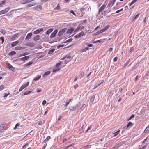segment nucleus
Segmentation results:
<instances>
[{
  "instance_id": "5fc2aeb1",
  "label": "nucleus",
  "mask_w": 149,
  "mask_h": 149,
  "mask_svg": "<svg viewBox=\"0 0 149 149\" xmlns=\"http://www.w3.org/2000/svg\"><path fill=\"white\" fill-rule=\"evenodd\" d=\"M50 138H51V137H50V136H48L45 139V140L46 141H48V140H49V139H50Z\"/></svg>"
},
{
  "instance_id": "69168bd1",
  "label": "nucleus",
  "mask_w": 149,
  "mask_h": 149,
  "mask_svg": "<svg viewBox=\"0 0 149 149\" xmlns=\"http://www.w3.org/2000/svg\"><path fill=\"white\" fill-rule=\"evenodd\" d=\"M146 145H145L144 146L142 147H141V148H140V149H145L146 148Z\"/></svg>"
},
{
  "instance_id": "a18cd8bd",
  "label": "nucleus",
  "mask_w": 149,
  "mask_h": 149,
  "mask_svg": "<svg viewBox=\"0 0 149 149\" xmlns=\"http://www.w3.org/2000/svg\"><path fill=\"white\" fill-rule=\"evenodd\" d=\"M60 69L59 68H54V69L53 70V71L52 72H55L56 71H58Z\"/></svg>"
},
{
  "instance_id": "f257e3e1",
  "label": "nucleus",
  "mask_w": 149,
  "mask_h": 149,
  "mask_svg": "<svg viewBox=\"0 0 149 149\" xmlns=\"http://www.w3.org/2000/svg\"><path fill=\"white\" fill-rule=\"evenodd\" d=\"M109 27L110 26L109 25L107 26L104 28L97 32L96 33H95V34L96 35H98L101 33L105 31H106L108 30V29L109 28Z\"/></svg>"
},
{
  "instance_id": "49530a36",
  "label": "nucleus",
  "mask_w": 149,
  "mask_h": 149,
  "mask_svg": "<svg viewBox=\"0 0 149 149\" xmlns=\"http://www.w3.org/2000/svg\"><path fill=\"white\" fill-rule=\"evenodd\" d=\"M79 35L80 36V37L81 36H83L84 35V33L83 31H82L80 33H79Z\"/></svg>"
},
{
  "instance_id": "603ef678",
  "label": "nucleus",
  "mask_w": 149,
  "mask_h": 149,
  "mask_svg": "<svg viewBox=\"0 0 149 149\" xmlns=\"http://www.w3.org/2000/svg\"><path fill=\"white\" fill-rule=\"evenodd\" d=\"M84 75V73L83 72H81L80 73L81 77H83Z\"/></svg>"
},
{
  "instance_id": "a878e982",
  "label": "nucleus",
  "mask_w": 149,
  "mask_h": 149,
  "mask_svg": "<svg viewBox=\"0 0 149 149\" xmlns=\"http://www.w3.org/2000/svg\"><path fill=\"white\" fill-rule=\"evenodd\" d=\"M95 95H93L91 97V98L90 100V102H93L94 101V100L95 99Z\"/></svg>"
},
{
  "instance_id": "c756f323",
  "label": "nucleus",
  "mask_w": 149,
  "mask_h": 149,
  "mask_svg": "<svg viewBox=\"0 0 149 149\" xmlns=\"http://www.w3.org/2000/svg\"><path fill=\"white\" fill-rule=\"evenodd\" d=\"M35 44L33 43V42H30L28 44V45L29 46L31 47H33L35 45Z\"/></svg>"
},
{
  "instance_id": "4c0bfd02",
  "label": "nucleus",
  "mask_w": 149,
  "mask_h": 149,
  "mask_svg": "<svg viewBox=\"0 0 149 149\" xmlns=\"http://www.w3.org/2000/svg\"><path fill=\"white\" fill-rule=\"evenodd\" d=\"M137 0H133L129 5V6H131L137 1Z\"/></svg>"
},
{
  "instance_id": "338daca9",
  "label": "nucleus",
  "mask_w": 149,
  "mask_h": 149,
  "mask_svg": "<svg viewBox=\"0 0 149 149\" xmlns=\"http://www.w3.org/2000/svg\"><path fill=\"white\" fill-rule=\"evenodd\" d=\"M129 63V62L127 61L126 63L125 64V65L123 67V68H125Z\"/></svg>"
},
{
  "instance_id": "8fccbe9b",
  "label": "nucleus",
  "mask_w": 149,
  "mask_h": 149,
  "mask_svg": "<svg viewBox=\"0 0 149 149\" xmlns=\"http://www.w3.org/2000/svg\"><path fill=\"white\" fill-rule=\"evenodd\" d=\"M92 128V126L91 125H90L89 127H88L87 130H86V131L85 132L86 133L87 132L88 130H90V129H91Z\"/></svg>"
},
{
  "instance_id": "473e14b6",
  "label": "nucleus",
  "mask_w": 149,
  "mask_h": 149,
  "mask_svg": "<svg viewBox=\"0 0 149 149\" xmlns=\"http://www.w3.org/2000/svg\"><path fill=\"white\" fill-rule=\"evenodd\" d=\"M149 131V125L145 129L144 131V133L147 132Z\"/></svg>"
},
{
  "instance_id": "2f4dec72",
  "label": "nucleus",
  "mask_w": 149,
  "mask_h": 149,
  "mask_svg": "<svg viewBox=\"0 0 149 149\" xmlns=\"http://www.w3.org/2000/svg\"><path fill=\"white\" fill-rule=\"evenodd\" d=\"M63 34V33L61 30L58 33V36H60L62 35Z\"/></svg>"
},
{
  "instance_id": "c03bdc74",
  "label": "nucleus",
  "mask_w": 149,
  "mask_h": 149,
  "mask_svg": "<svg viewBox=\"0 0 149 149\" xmlns=\"http://www.w3.org/2000/svg\"><path fill=\"white\" fill-rule=\"evenodd\" d=\"M22 49L21 47H20L19 46H17L15 47V49L16 50H19Z\"/></svg>"
},
{
  "instance_id": "5701e85b",
  "label": "nucleus",
  "mask_w": 149,
  "mask_h": 149,
  "mask_svg": "<svg viewBox=\"0 0 149 149\" xmlns=\"http://www.w3.org/2000/svg\"><path fill=\"white\" fill-rule=\"evenodd\" d=\"M41 76L40 75H38L37 76H36V77L34 79V80H35V81H37L38 80V79H40V78H41Z\"/></svg>"
},
{
  "instance_id": "4be33fe9",
  "label": "nucleus",
  "mask_w": 149,
  "mask_h": 149,
  "mask_svg": "<svg viewBox=\"0 0 149 149\" xmlns=\"http://www.w3.org/2000/svg\"><path fill=\"white\" fill-rule=\"evenodd\" d=\"M50 73V72L49 71H47L44 73L43 75V77H45L48 75Z\"/></svg>"
},
{
  "instance_id": "de8ad7c7",
  "label": "nucleus",
  "mask_w": 149,
  "mask_h": 149,
  "mask_svg": "<svg viewBox=\"0 0 149 149\" xmlns=\"http://www.w3.org/2000/svg\"><path fill=\"white\" fill-rule=\"evenodd\" d=\"M4 88V85H1L0 86V91L3 90Z\"/></svg>"
},
{
  "instance_id": "0eeeda50",
  "label": "nucleus",
  "mask_w": 149,
  "mask_h": 149,
  "mask_svg": "<svg viewBox=\"0 0 149 149\" xmlns=\"http://www.w3.org/2000/svg\"><path fill=\"white\" fill-rule=\"evenodd\" d=\"M115 1V0H111L109 2L108 4V6L110 7H112L114 4V3Z\"/></svg>"
},
{
  "instance_id": "680f3d73",
  "label": "nucleus",
  "mask_w": 149,
  "mask_h": 149,
  "mask_svg": "<svg viewBox=\"0 0 149 149\" xmlns=\"http://www.w3.org/2000/svg\"><path fill=\"white\" fill-rule=\"evenodd\" d=\"M118 60V57H115L113 59V61L114 62H115L116 61Z\"/></svg>"
},
{
  "instance_id": "20e7f679",
  "label": "nucleus",
  "mask_w": 149,
  "mask_h": 149,
  "mask_svg": "<svg viewBox=\"0 0 149 149\" xmlns=\"http://www.w3.org/2000/svg\"><path fill=\"white\" fill-rule=\"evenodd\" d=\"M8 68L13 72L15 70V68L9 63H8Z\"/></svg>"
},
{
  "instance_id": "bf43d9fd",
  "label": "nucleus",
  "mask_w": 149,
  "mask_h": 149,
  "mask_svg": "<svg viewBox=\"0 0 149 149\" xmlns=\"http://www.w3.org/2000/svg\"><path fill=\"white\" fill-rule=\"evenodd\" d=\"M74 144V143L70 144V145L67 146V148H68L69 147L72 146Z\"/></svg>"
},
{
  "instance_id": "393cba45",
  "label": "nucleus",
  "mask_w": 149,
  "mask_h": 149,
  "mask_svg": "<svg viewBox=\"0 0 149 149\" xmlns=\"http://www.w3.org/2000/svg\"><path fill=\"white\" fill-rule=\"evenodd\" d=\"M55 50V49L54 48L51 49V50H50L48 52V54H52L54 52Z\"/></svg>"
},
{
  "instance_id": "e433bc0d",
  "label": "nucleus",
  "mask_w": 149,
  "mask_h": 149,
  "mask_svg": "<svg viewBox=\"0 0 149 149\" xmlns=\"http://www.w3.org/2000/svg\"><path fill=\"white\" fill-rule=\"evenodd\" d=\"M72 100V99H70L68 101L66 102V104L65 105V106H67L69 104L70 102Z\"/></svg>"
},
{
  "instance_id": "ddd939ff",
  "label": "nucleus",
  "mask_w": 149,
  "mask_h": 149,
  "mask_svg": "<svg viewBox=\"0 0 149 149\" xmlns=\"http://www.w3.org/2000/svg\"><path fill=\"white\" fill-rule=\"evenodd\" d=\"M74 30V28L72 27L71 28L68 29V30L67 31V34L71 33Z\"/></svg>"
},
{
  "instance_id": "f8f14e48",
  "label": "nucleus",
  "mask_w": 149,
  "mask_h": 149,
  "mask_svg": "<svg viewBox=\"0 0 149 149\" xmlns=\"http://www.w3.org/2000/svg\"><path fill=\"white\" fill-rule=\"evenodd\" d=\"M34 8L37 10H40L42 9V7L41 5H38L36 6Z\"/></svg>"
},
{
  "instance_id": "09e8293b",
  "label": "nucleus",
  "mask_w": 149,
  "mask_h": 149,
  "mask_svg": "<svg viewBox=\"0 0 149 149\" xmlns=\"http://www.w3.org/2000/svg\"><path fill=\"white\" fill-rule=\"evenodd\" d=\"M67 30V28H64L62 29L61 30V31H62V32L64 33Z\"/></svg>"
},
{
  "instance_id": "7c9ffc66",
  "label": "nucleus",
  "mask_w": 149,
  "mask_h": 149,
  "mask_svg": "<svg viewBox=\"0 0 149 149\" xmlns=\"http://www.w3.org/2000/svg\"><path fill=\"white\" fill-rule=\"evenodd\" d=\"M21 3L22 4H25L27 3V0H22Z\"/></svg>"
},
{
  "instance_id": "9d476101",
  "label": "nucleus",
  "mask_w": 149,
  "mask_h": 149,
  "mask_svg": "<svg viewBox=\"0 0 149 149\" xmlns=\"http://www.w3.org/2000/svg\"><path fill=\"white\" fill-rule=\"evenodd\" d=\"M29 58V56H24L23 57L21 58L18 59L19 60H21L22 61H26Z\"/></svg>"
},
{
  "instance_id": "bb28decb",
  "label": "nucleus",
  "mask_w": 149,
  "mask_h": 149,
  "mask_svg": "<svg viewBox=\"0 0 149 149\" xmlns=\"http://www.w3.org/2000/svg\"><path fill=\"white\" fill-rule=\"evenodd\" d=\"M33 62L32 61H30L29 62L25 64L24 65V66H29V65H30L31 64H32L33 63Z\"/></svg>"
},
{
  "instance_id": "72a5a7b5",
  "label": "nucleus",
  "mask_w": 149,
  "mask_h": 149,
  "mask_svg": "<svg viewBox=\"0 0 149 149\" xmlns=\"http://www.w3.org/2000/svg\"><path fill=\"white\" fill-rule=\"evenodd\" d=\"M120 132V130H118L116 132H115L113 134H114V136H116L119 133V132Z\"/></svg>"
},
{
  "instance_id": "6e6552de",
  "label": "nucleus",
  "mask_w": 149,
  "mask_h": 149,
  "mask_svg": "<svg viewBox=\"0 0 149 149\" xmlns=\"http://www.w3.org/2000/svg\"><path fill=\"white\" fill-rule=\"evenodd\" d=\"M106 5L105 4H103L100 7L99 10V13H100V12L102 11L106 8Z\"/></svg>"
},
{
  "instance_id": "58836bf2",
  "label": "nucleus",
  "mask_w": 149,
  "mask_h": 149,
  "mask_svg": "<svg viewBox=\"0 0 149 149\" xmlns=\"http://www.w3.org/2000/svg\"><path fill=\"white\" fill-rule=\"evenodd\" d=\"M60 9V7L59 4L57 5V7L55 8L54 9L55 10H59Z\"/></svg>"
},
{
  "instance_id": "13d9d810",
  "label": "nucleus",
  "mask_w": 149,
  "mask_h": 149,
  "mask_svg": "<svg viewBox=\"0 0 149 149\" xmlns=\"http://www.w3.org/2000/svg\"><path fill=\"white\" fill-rule=\"evenodd\" d=\"M134 114H132L131 116L128 119V120H130L131 119L133 118H134Z\"/></svg>"
},
{
  "instance_id": "052dcab7",
  "label": "nucleus",
  "mask_w": 149,
  "mask_h": 149,
  "mask_svg": "<svg viewBox=\"0 0 149 149\" xmlns=\"http://www.w3.org/2000/svg\"><path fill=\"white\" fill-rule=\"evenodd\" d=\"M46 103V101L45 100H44L42 102V104L43 105H44Z\"/></svg>"
},
{
  "instance_id": "412c9836",
  "label": "nucleus",
  "mask_w": 149,
  "mask_h": 149,
  "mask_svg": "<svg viewBox=\"0 0 149 149\" xmlns=\"http://www.w3.org/2000/svg\"><path fill=\"white\" fill-rule=\"evenodd\" d=\"M133 125V123L132 122H129V123L127 124V127L125 129H126L128 128L129 127H131Z\"/></svg>"
},
{
  "instance_id": "e2e57ef3",
  "label": "nucleus",
  "mask_w": 149,
  "mask_h": 149,
  "mask_svg": "<svg viewBox=\"0 0 149 149\" xmlns=\"http://www.w3.org/2000/svg\"><path fill=\"white\" fill-rule=\"evenodd\" d=\"M62 118V116L61 115H60L59 117H58V121H59Z\"/></svg>"
},
{
  "instance_id": "864d4df0",
  "label": "nucleus",
  "mask_w": 149,
  "mask_h": 149,
  "mask_svg": "<svg viewBox=\"0 0 149 149\" xmlns=\"http://www.w3.org/2000/svg\"><path fill=\"white\" fill-rule=\"evenodd\" d=\"M19 125H20L19 123H17V124L16 125H15V127H14V129H16L17 128V126H19Z\"/></svg>"
},
{
  "instance_id": "4d7b16f0",
  "label": "nucleus",
  "mask_w": 149,
  "mask_h": 149,
  "mask_svg": "<svg viewBox=\"0 0 149 149\" xmlns=\"http://www.w3.org/2000/svg\"><path fill=\"white\" fill-rule=\"evenodd\" d=\"M70 12L72 13V14H73L74 15L76 16V15L75 13L72 10H71L70 11Z\"/></svg>"
},
{
  "instance_id": "1a4fd4ad",
  "label": "nucleus",
  "mask_w": 149,
  "mask_h": 149,
  "mask_svg": "<svg viewBox=\"0 0 149 149\" xmlns=\"http://www.w3.org/2000/svg\"><path fill=\"white\" fill-rule=\"evenodd\" d=\"M19 35V34L18 33H16L13 35L12 37V38H11V40H13L15 39H17V36Z\"/></svg>"
},
{
  "instance_id": "aec40b11",
  "label": "nucleus",
  "mask_w": 149,
  "mask_h": 149,
  "mask_svg": "<svg viewBox=\"0 0 149 149\" xmlns=\"http://www.w3.org/2000/svg\"><path fill=\"white\" fill-rule=\"evenodd\" d=\"M90 148L91 146L90 145H87L85 146L84 147H81V149H86Z\"/></svg>"
},
{
  "instance_id": "9b49d317",
  "label": "nucleus",
  "mask_w": 149,
  "mask_h": 149,
  "mask_svg": "<svg viewBox=\"0 0 149 149\" xmlns=\"http://www.w3.org/2000/svg\"><path fill=\"white\" fill-rule=\"evenodd\" d=\"M5 125L3 124H1L0 126V132H4Z\"/></svg>"
},
{
  "instance_id": "774afa93",
  "label": "nucleus",
  "mask_w": 149,
  "mask_h": 149,
  "mask_svg": "<svg viewBox=\"0 0 149 149\" xmlns=\"http://www.w3.org/2000/svg\"><path fill=\"white\" fill-rule=\"evenodd\" d=\"M89 48L88 47H86V48H85L84 50H83V51H86L87 50H88L89 49Z\"/></svg>"
},
{
  "instance_id": "6e6d98bb",
  "label": "nucleus",
  "mask_w": 149,
  "mask_h": 149,
  "mask_svg": "<svg viewBox=\"0 0 149 149\" xmlns=\"http://www.w3.org/2000/svg\"><path fill=\"white\" fill-rule=\"evenodd\" d=\"M101 42V40H97L96 41L93 42V43H96L97 42Z\"/></svg>"
},
{
  "instance_id": "b1692460",
  "label": "nucleus",
  "mask_w": 149,
  "mask_h": 149,
  "mask_svg": "<svg viewBox=\"0 0 149 149\" xmlns=\"http://www.w3.org/2000/svg\"><path fill=\"white\" fill-rule=\"evenodd\" d=\"M71 58V56L70 55H66L62 59H64L66 58L68 59H70Z\"/></svg>"
},
{
  "instance_id": "ea45409f",
  "label": "nucleus",
  "mask_w": 149,
  "mask_h": 149,
  "mask_svg": "<svg viewBox=\"0 0 149 149\" xmlns=\"http://www.w3.org/2000/svg\"><path fill=\"white\" fill-rule=\"evenodd\" d=\"M6 2V1L4 0L2 2L0 3V6L4 5L5 4V3Z\"/></svg>"
},
{
  "instance_id": "79ce46f5",
  "label": "nucleus",
  "mask_w": 149,
  "mask_h": 149,
  "mask_svg": "<svg viewBox=\"0 0 149 149\" xmlns=\"http://www.w3.org/2000/svg\"><path fill=\"white\" fill-rule=\"evenodd\" d=\"M31 92H32V91H27V92H25L24 93V95H27L29 94V93H31Z\"/></svg>"
},
{
  "instance_id": "a19ab883",
  "label": "nucleus",
  "mask_w": 149,
  "mask_h": 149,
  "mask_svg": "<svg viewBox=\"0 0 149 149\" xmlns=\"http://www.w3.org/2000/svg\"><path fill=\"white\" fill-rule=\"evenodd\" d=\"M35 4H36L35 3H34L32 4H29L27 5V7H30L32 6H33L35 5Z\"/></svg>"
},
{
  "instance_id": "f704fd0d",
  "label": "nucleus",
  "mask_w": 149,
  "mask_h": 149,
  "mask_svg": "<svg viewBox=\"0 0 149 149\" xmlns=\"http://www.w3.org/2000/svg\"><path fill=\"white\" fill-rule=\"evenodd\" d=\"M16 54V52L14 51H12L9 53V54L10 55H13Z\"/></svg>"
},
{
  "instance_id": "3c124183",
  "label": "nucleus",
  "mask_w": 149,
  "mask_h": 149,
  "mask_svg": "<svg viewBox=\"0 0 149 149\" xmlns=\"http://www.w3.org/2000/svg\"><path fill=\"white\" fill-rule=\"evenodd\" d=\"M75 38H78L80 37V36L79 35V34H77L74 36Z\"/></svg>"
},
{
  "instance_id": "37998d69",
  "label": "nucleus",
  "mask_w": 149,
  "mask_h": 149,
  "mask_svg": "<svg viewBox=\"0 0 149 149\" xmlns=\"http://www.w3.org/2000/svg\"><path fill=\"white\" fill-rule=\"evenodd\" d=\"M72 39L71 38H70L67 40H66V41H65L64 43H66V42H71V41H72Z\"/></svg>"
},
{
  "instance_id": "39448f33",
  "label": "nucleus",
  "mask_w": 149,
  "mask_h": 149,
  "mask_svg": "<svg viewBox=\"0 0 149 149\" xmlns=\"http://www.w3.org/2000/svg\"><path fill=\"white\" fill-rule=\"evenodd\" d=\"M58 31L57 30H55L52 33L50 36L51 38H52L55 37Z\"/></svg>"
},
{
  "instance_id": "0e129e2a",
  "label": "nucleus",
  "mask_w": 149,
  "mask_h": 149,
  "mask_svg": "<svg viewBox=\"0 0 149 149\" xmlns=\"http://www.w3.org/2000/svg\"><path fill=\"white\" fill-rule=\"evenodd\" d=\"M139 13H138V14H137L136 15V16H135V17H134V19H136V18H137L138 17H139Z\"/></svg>"
},
{
  "instance_id": "423d86ee",
  "label": "nucleus",
  "mask_w": 149,
  "mask_h": 149,
  "mask_svg": "<svg viewBox=\"0 0 149 149\" xmlns=\"http://www.w3.org/2000/svg\"><path fill=\"white\" fill-rule=\"evenodd\" d=\"M43 31V29L42 28H41L40 29L34 31L33 32L34 34H37L39 33L40 32Z\"/></svg>"
},
{
  "instance_id": "f03ea898",
  "label": "nucleus",
  "mask_w": 149,
  "mask_h": 149,
  "mask_svg": "<svg viewBox=\"0 0 149 149\" xmlns=\"http://www.w3.org/2000/svg\"><path fill=\"white\" fill-rule=\"evenodd\" d=\"M29 82H27L26 84H24L22 85V86L20 88L19 91H22L24 88L28 86L29 84Z\"/></svg>"
},
{
  "instance_id": "a211bd4d",
  "label": "nucleus",
  "mask_w": 149,
  "mask_h": 149,
  "mask_svg": "<svg viewBox=\"0 0 149 149\" xmlns=\"http://www.w3.org/2000/svg\"><path fill=\"white\" fill-rule=\"evenodd\" d=\"M121 146L120 143L117 144L116 146L112 147L111 149H117Z\"/></svg>"
},
{
  "instance_id": "c85d7f7f",
  "label": "nucleus",
  "mask_w": 149,
  "mask_h": 149,
  "mask_svg": "<svg viewBox=\"0 0 149 149\" xmlns=\"http://www.w3.org/2000/svg\"><path fill=\"white\" fill-rule=\"evenodd\" d=\"M1 40V44L3 43L4 42V37L2 36L0 38V40Z\"/></svg>"
},
{
  "instance_id": "7ed1b4c3",
  "label": "nucleus",
  "mask_w": 149,
  "mask_h": 149,
  "mask_svg": "<svg viewBox=\"0 0 149 149\" xmlns=\"http://www.w3.org/2000/svg\"><path fill=\"white\" fill-rule=\"evenodd\" d=\"M10 9V7H8L0 11V15L5 14Z\"/></svg>"
},
{
  "instance_id": "6ab92c4d",
  "label": "nucleus",
  "mask_w": 149,
  "mask_h": 149,
  "mask_svg": "<svg viewBox=\"0 0 149 149\" xmlns=\"http://www.w3.org/2000/svg\"><path fill=\"white\" fill-rule=\"evenodd\" d=\"M83 28V27L78 26V27H77V29L75 30V31H74V32H76L80 30H81Z\"/></svg>"
},
{
  "instance_id": "dca6fc26",
  "label": "nucleus",
  "mask_w": 149,
  "mask_h": 149,
  "mask_svg": "<svg viewBox=\"0 0 149 149\" xmlns=\"http://www.w3.org/2000/svg\"><path fill=\"white\" fill-rule=\"evenodd\" d=\"M32 35V33H29L27 35V36L26 37V39H29L30 38Z\"/></svg>"
},
{
  "instance_id": "c9c22d12",
  "label": "nucleus",
  "mask_w": 149,
  "mask_h": 149,
  "mask_svg": "<svg viewBox=\"0 0 149 149\" xmlns=\"http://www.w3.org/2000/svg\"><path fill=\"white\" fill-rule=\"evenodd\" d=\"M0 32L3 35H4L6 33V31L4 29L1 30Z\"/></svg>"
},
{
  "instance_id": "2eb2a0df",
  "label": "nucleus",
  "mask_w": 149,
  "mask_h": 149,
  "mask_svg": "<svg viewBox=\"0 0 149 149\" xmlns=\"http://www.w3.org/2000/svg\"><path fill=\"white\" fill-rule=\"evenodd\" d=\"M53 30V29L51 28L48 29L46 32V34L49 35V34Z\"/></svg>"
},
{
  "instance_id": "cd10ccee",
  "label": "nucleus",
  "mask_w": 149,
  "mask_h": 149,
  "mask_svg": "<svg viewBox=\"0 0 149 149\" xmlns=\"http://www.w3.org/2000/svg\"><path fill=\"white\" fill-rule=\"evenodd\" d=\"M61 61H60L58 63H57L56 65V66H55V67L57 68V67H59L61 64Z\"/></svg>"
},
{
  "instance_id": "4468645a",
  "label": "nucleus",
  "mask_w": 149,
  "mask_h": 149,
  "mask_svg": "<svg viewBox=\"0 0 149 149\" xmlns=\"http://www.w3.org/2000/svg\"><path fill=\"white\" fill-rule=\"evenodd\" d=\"M40 38V37L39 35H36L33 38V40L35 41H36L38 40H39Z\"/></svg>"
},
{
  "instance_id": "f3484780",
  "label": "nucleus",
  "mask_w": 149,
  "mask_h": 149,
  "mask_svg": "<svg viewBox=\"0 0 149 149\" xmlns=\"http://www.w3.org/2000/svg\"><path fill=\"white\" fill-rule=\"evenodd\" d=\"M19 42L18 41H16L15 42H13L12 44H11V46L12 47H14L16 45H17Z\"/></svg>"
}]
</instances>
